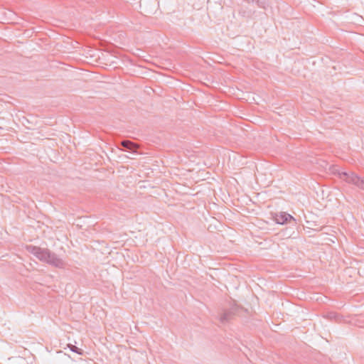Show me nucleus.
<instances>
[{
  "mask_svg": "<svg viewBox=\"0 0 364 364\" xmlns=\"http://www.w3.org/2000/svg\"><path fill=\"white\" fill-rule=\"evenodd\" d=\"M274 220L277 223L283 225L286 223H289L291 220H294V218L291 215L285 212H280L275 215Z\"/></svg>",
  "mask_w": 364,
  "mask_h": 364,
  "instance_id": "2",
  "label": "nucleus"
},
{
  "mask_svg": "<svg viewBox=\"0 0 364 364\" xmlns=\"http://www.w3.org/2000/svg\"><path fill=\"white\" fill-rule=\"evenodd\" d=\"M122 146L125 148L132 149V147L134 146V144L130 141H122Z\"/></svg>",
  "mask_w": 364,
  "mask_h": 364,
  "instance_id": "3",
  "label": "nucleus"
},
{
  "mask_svg": "<svg viewBox=\"0 0 364 364\" xmlns=\"http://www.w3.org/2000/svg\"><path fill=\"white\" fill-rule=\"evenodd\" d=\"M332 173L338 175V178L346 182H364V180L352 171H340L336 167L332 168Z\"/></svg>",
  "mask_w": 364,
  "mask_h": 364,
  "instance_id": "1",
  "label": "nucleus"
}]
</instances>
